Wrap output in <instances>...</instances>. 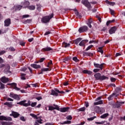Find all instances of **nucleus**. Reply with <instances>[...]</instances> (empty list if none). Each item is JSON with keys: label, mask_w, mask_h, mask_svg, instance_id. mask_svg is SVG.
Returning <instances> with one entry per match:
<instances>
[{"label": "nucleus", "mask_w": 125, "mask_h": 125, "mask_svg": "<svg viewBox=\"0 0 125 125\" xmlns=\"http://www.w3.org/2000/svg\"><path fill=\"white\" fill-rule=\"evenodd\" d=\"M94 76L97 81H104V80H108L109 79L108 77L104 75L101 76V74L99 73H96Z\"/></svg>", "instance_id": "f257e3e1"}, {"label": "nucleus", "mask_w": 125, "mask_h": 125, "mask_svg": "<svg viewBox=\"0 0 125 125\" xmlns=\"http://www.w3.org/2000/svg\"><path fill=\"white\" fill-rule=\"evenodd\" d=\"M53 17V14H52L50 16H46L42 18V21L43 23H47L49 22L50 19Z\"/></svg>", "instance_id": "f03ea898"}, {"label": "nucleus", "mask_w": 125, "mask_h": 125, "mask_svg": "<svg viewBox=\"0 0 125 125\" xmlns=\"http://www.w3.org/2000/svg\"><path fill=\"white\" fill-rule=\"evenodd\" d=\"M26 101H22L18 103L20 105H22V106H24V107H28L31 105V101H29L28 103H26Z\"/></svg>", "instance_id": "7ed1b4c3"}, {"label": "nucleus", "mask_w": 125, "mask_h": 125, "mask_svg": "<svg viewBox=\"0 0 125 125\" xmlns=\"http://www.w3.org/2000/svg\"><path fill=\"white\" fill-rule=\"evenodd\" d=\"M58 93H61V94H63V93H65V92L63 91H59V90L56 89H55V90H52V93H51V95H54L55 96H58Z\"/></svg>", "instance_id": "20e7f679"}, {"label": "nucleus", "mask_w": 125, "mask_h": 125, "mask_svg": "<svg viewBox=\"0 0 125 125\" xmlns=\"http://www.w3.org/2000/svg\"><path fill=\"white\" fill-rule=\"evenodd\" d=\"M82 3L84 4L86 7H87L88 9H91V6L90 5V3L88 2L87 0H82Z\"/></svg>", "instance_id": "39448f33"}, {"label": "nucleus", "mask_w": 125, "mask_h": 125, "mask_svg": "<svg viewBox=\"0 0 125 125\" xmlns=\"http://www.w3.org/2000/svg\"><path fill=\"white\" fill-rule=\"evenodd\" d=\"M53 106H48V111H53V110H57L58 111H60V108L58 105L53 104Z\"/></svg>", "instance_id": "423d86ee"}, {"label": "nucleus", "mask_w": 125, "mask_h": 125, "mask_svg": "<svg viewBox=\"0 0 125 125\" xmlns=\"http://www.w3.org/2000/svg\"><path fill=\"white\" fill-rule=\"evenodd\" d=\"M0 121H12V118L10 117H6L3 116H0Z\"/></svg>", "instance_id": "0eeeda50"}, {"label": "nucleus", "mask_w": 125, "mask_h": 125, "mask_svg": "<svg viewBox=\"0 0 125 125\" xmlns=\"http://www.w3.org/2000/svg\"><path fill=\"white\" fill-rule=\"evenodd\" d=\"M87 26H83L79 28V33H83V32H86V31H87Z\"/></svg>", "instance_id": "6e6552de"}, {"label": "nucleus", "mask_w": 125, "mask_h": 125, "mask_svg": "<svg viewBox=\"0 0 125 125\" xmlns=\"http://www.w3.org/2000/svg\"><path fill=\"white\" fill-rule=\"evenodd\" d=\"M21 4L22 5L21 6H22V8H27L28 7V6L30 4V2L28 1H24L23 2H22Z\"/></svg>", "instance_id": "1a4fd4ad"}, {"label": "nucleus", "mask_w": 125, "mask_h": 125, "mask_svg": "<svg viewBox=\"0 0 125 125\" xmlns=\"http://www.w3.org/2000/svg\"><path fill=\"white\" fill-rule=\"evenodd\" d=\"M13 123L9 122L0 121V125H12Z\"/></svg>", "instance_id": "9d476101"}, {"label": "nucleus", "mask_w": 125, "mask_h": 125, "mask_svg": "<svg viewBox=\"0 0 125 125\" xmlns=\"http://www.w3.org/2000/svg\"><path fill=\"white\" fill-rule=\"evenodd\" d=\"M10 116H13L14 118H18L20 116V114L18 112L12 111V114H10Z\"/></svg>", "instance_id": "9b49d317"}, {"label": "nucleus", "mask_w": 125, "mask_h": 125, "mask_svg": "<svg viewBox=\"0 0 125 125\" xmlns=\"http://www.w3.org/2000/svg\"><path fill=\"white\" fill-rule=\"evenodd\" d=\"M0 81L2 83H8V82L9 81V79H8V78L3 76L0 79Z\"/></svg>", "instance_id": "f8f14e48"}, {"label": "nucleus", "mask_w": 125, "mask_h": 125, "mask_svg": "<svg viewBox=\"0 0 125 125\" xmlns=\"http://www.w3.org/2000/svg\"><path fill=\"white\" fill-rule=\"evenodd\" d=\"M10 24H11L10 19H7L4 21V25L5 27H8Z\"/></svg>", "instance_id": "ddd939ff"}, {"label": "nucleus", "mask_w": 125, "mask_h": 125, "mask_svg": "<svg viewBox=\"0 0 125 125\" xmlns=\"http://www.w3.org/2000/svg\"><path fill=\"white\" fill-rule=\"evenodd\" d=\"M86 42H88V40H83L80 42L79 45L80 46H85V43H86Z\"/></svg>", "instance_id": "4468645a"}, {"label": "nucleus", "mask_w": 125, "mask_h": 125, "mask_svg": "<svg viewBox=\"0 0 125 125\" xmlns=\"http://www.w3.org/2000/svg\"><path fill=\"white\" fill-rule=\"evenodd\" d=\"M69 109H70L69 107H62L60 108V110L59 111H60L62 113H65V112H68Z\"/></svg>", "instance_id": "2eb2a0df"}, {"label": "nucleus", "mask_w": 125, "mask_h": 125, "mask_svg": "<svg viewBox=\"0 0 125 125\" xmlns=\"http://www.w3.org/2000/svg\"><path fill=\"white\" fill-rule=\"evenodd\" d=\"M117 30V28L116 27H112L109 30V33L110 35H112V34L115 33V32Z\"/></svg>", "instance_id": "dca6fc26"}, {"label": "nucleus", "mask_w": 125, "mask_h": 125, "mask_svg": "<svg viewBox=\"0 0 125 125\" xmlns=\"http://www.w3.org/2000/svg\"><path fill=\"white\" fill-rule=\"evenodd\" d=\"M95 124H96L97 125H104H104H110V123L107 122L106 121H102L101 122H95Z\"/></svg>", "instance_id": "f3484780"}, {"label": "nucleus", "mask_w": 125, "mask_h": 125, "mask_svg": "<svg viewBox=\"0 0 125 125\" xmlns=\"http://www.w3.org/2000/svg\"><path fill=\"white\" fill-rule=\"evenodd\" d=\"M42 120L41 119V117H39V119L35 121L34 125H40V124H42Z\"/></svg>", "instance_id": "a211bd4d"}, {"label": "nucleus", "mask_w": 125, "mask_h": 125, "mask_svg": "<svg viewBox=\"0 0 125 125\" xmlns=\"http://www.w3.org/2000/svg\"><path fill=\"white\" fill-rule=\"evenodd\" d=\"M11 87L15 90H20V88L17 87V84L16 83H12Z\"/></svg>", "instance_id": "6ab92c4d"}, {"label": "nucleus", "mask_w": 125, "mask_h": 125, "mask_svg": "<svg viewBox=\"0 0 125 125\" xmlns=\"http://www.w3.org/2000/svg\"><path fill=\"white\" fill-rule=\"evenodd\" d=\"M103 65H104V63H102L101 64H99L98 63H94L95 67L96 68H99L100 69H101V70H102Z\"/></svg>", "instance_id": "aec40b11"}, {"label": "nucleus", "mask_w": 125, "mask_h": 125, "mask_svg": "<svg viewBox=\"0 0 125 125\" xmlns=\"http://www.w3.org/2000/svg\"><path fill=\"white\" fill-rule=\"evenodd\" d=\"M30 66L31 67H32V68H34V69H39L41 68V65L37 64H31Z\"/></svg>", "instance_id": "412c9836"}, {"label": "nucleus", "mask_w": 125, "mask_h": 125, "mask_svg": "<svg viewBox=\"0 0 125 125\" xmlns=\"http://www.w3.org/2000/svg\"><path fill=\"white\" fill-rule=\"evenodd\" d=\"M42 50H43V51H50V50H52V48H51L50 47H47L42 48Z\"/></svg>", "instance_id": "4be33fe9"}, {"label": "nucleus", "mask_w": 125, "mask_h": 125, "mask_svg": "<svg viewBox=\"0 0 125 125\" xmlns=\"http://www.w3.org/2000/svg\"><path fill=\"white\" fill-rule=\"evenodd\" d=\"M93 21H92V19H90L89 20H88V22H87V24L88 26V27H89L90 28H91L92 26H91V23H92Z\"/></svg>", "instance_id": "5701e85b"}, {"label": "nucleus", "mask_w": 125, "mask_h": 125, "mask_svg": "<svg viewBox=\"0 0 125 125\" xmlns=\"http://www.w3.org/2000/svg\"><path fill=\"white\" fill-rule=\"evenodd\" d=\"M83 73L84 74H88V75H91L92 74V72L88 70H84L83 71Z\"/></svg>", "instance_id": "b1692460"}, {"label": "nucleus", "mask_w": 125, "mask_h": 125, "mask_svg": "<svg viewBox=\"0 0 125 125\" xmlns=\"http://www.w3.org/2000/svg\"><path fill=\"white\" fill-rule=\"evenodd\" d=\"M81 41H82V38H78L77 39L75 40L74 41V43H75V44H79V42H81Z\"/></svg>", "instance_id": "393cba45"}, {"label": "nucleus", "mask_w": 125, "mask_h": 125, "mask_svg": "<svg viewBox=\"0 0 125 125\" xmlns=\"http://www.w3.org/2000/svg\"><path fill=\"white\" fill-rule=\"evenodd\" d=\"M63 47H70V43H67L66 42H63L62 43Z\"/></svg>", "instance_id": "a878e982"}, {"label": "nucleus", "mask_w": 125, "mask_h": 125, "mask_svg": "<svg viewBox=\"0 0 125 125\" xmlns=\"http://www.w3.org/2000/svg\"><path fill=\"white\" fill-rule=\"evenodd\" d=\"M16 10H20L23 6L22 5H18L16 6H15Z\"/></svg>", "instance_id": "bb28decb"}, {"label": "nucleus", "mask_w": 125, "mask_h": 125, "mask_svg": "<svg viewBox=\"0 0 125 125\" xmlns=\"http://www.w3.org/2000/svg\"><path fill=\"white\" fill-rule=\"evenodd\" d=\"M101 104H103V100H101L99 102H97L94 103V105H101Z\"/></svg>", "instance_id": "cd10ccee"}, {"label": "nucleus", "mask_w": 125, "mask_h": 125, "mask_svg": "<svg viewBox=\"0 0 125 125\" xmlns=\"http://www.w3.org/2000/svg\"><path fill=\"white\" fill-rule=\"evenodd\" d=\"M27 8L28 9H30V10H35V9H36V6L34 5L29 6Z\"/></svg>", "instance_id": "c85d7f7f"}, {"label": "nucleus", "mask_w": 125, "mask_h": 125, "mask_svg": "<svg viewBox=\"0 0 125 125\" xmlns=\"http://www.w3.org/2000/svg\"><path fill=\"white\" fill-rule=\"evenodd\" d=\"M108 116H109L108 113H105L104 115H102L101 116V119H105V118H107V117H108Z\"/></svg>", "instance_id": "c756f323"}, {"label": "nucleus", "mask_w": 125, "mask_h": 125, "mask_svg": "<svg viewBox=\"0 0 125 125\" xmlns=\"http://www.w3.org/2000/svg\"><path fill=\"white\" fill-rule=\"evenodd\" d=\"M106 3H108V4H109V5H111L112 6H113V5H115V4H116L114 2H110L108 0H106Z\"/></svg>", "instance_id": "7c9ffc66"}, {"label": "nucleus", "mask_w": 125, "mask_h": 125, "mask_svg": "<svg viewBox=\"0 0 125 125\" xmlns=\"http://www.w3.org/2000/svg\"><path fill=\"white\" fill-rule=\"evenodd\" d=\"M30 116H31V117H33V118H34V119H36V120L40 119V117H38L35 114H30Z\"/></svg>", "instance_id": "2f4dec72"}, {"label": "nucleus", "mask_w": 125, "mask_h": 125, "mask_svg": "<svg viewBox=\"0 0 125 125\" xmlns=\"http://www.w3.org/2000/svg\"><path fill=\"white\" fill-rule=\"evenodd\" d=\"M61 124V125H70L71 124V121H66Z\"/></svg>", "instance_id": "473e14b6"}, {"label": "nucleus", "mask_w": 125, "mask_h": 125, "mask_svg": "<svg viewBox=\"0 0 125 125\" xmlns=\"http://www.w3.org/2000/svg\"><path fill=\"white\" fill-rule=\"evenodd\" d=\"M14 99H16V100H20V97L18 95L15 94Z\"/></svg>", "instance_id": "72a5a7b5"}, {"label": "nucleus", "mask_w": 125, "mask_h": 125, "mask_svg": "<svg viewBox=\"0 0 125 125\" xmlns=\"http://www.w3.org/2000/svg\"><path fill=\"white\" fill-rule=\"evenodd\" d=\"M10 69V66H9V64H7L5 66V71H6L7 72H8V71H9Z\"/></svg>", "instance_id": "f704fd0d"}, {"label": "nucleus", "mask_w": 125, "mask_h": 125, "mask_svg": "<svg viewBox=\"0 0 125 125\" xmlns=\"http://www.w3.org/2000/svg\"><path fill=\"white\" fill-rule=\"evenodd\" d=\"M26 74L21 73V80H26Z\"/></svg>", "instance_id": "c9c22d12"}, {"label": "nucleus", "mask_w": 125, "mask_h": 125, "mask_svg": "<svg viewBox=\"0 0 125 125\" xmlns=\"http://www.w3.org/2000/svg\"><path fill=\"white\" fill-rule=\"evenodd\" d=\"M114 95H115V94L113 93L108 97V99L109 101H110L111 100H113V96H114Z\"/></svg>", "instance_id": "e433bc0d"}, {"label": "nucleus", "mask_w": 125, "mask_h": 125, "mask_svg": "<svg viewBox=\"0 0 125 125\" xmlns=\"http://www.w3.org/2000/svg\"><path fill=\"white\" fill-rule=\"evenodd\" d=\"M52 65V61H50L49 62H48V65L47 67H48V68H50Z\"/></svg>", "instance_id": "4c0bfd02"}, {"label": "nucleus", "mask_w": 125, "mask_h": 125, "mask_svg": "<svg viewBox=\"0 0 125 125\" xmlns=\"http://www.w3.org/2000/svg\"><path fill=\"white\" fill-rule=\"evenodd\" d=\"M114 21H115V20H112V21H107V22H106V25H107V26H109V25L110 24H111V23L114 22Z\"/></svg>", "instance_id": "58836bf2"}, {"label": "nucleus", "mask_w": 125, "mask_h": 125, "mask_svg": "<svg viewBox=\"0 0 125 125\" xmlns=\"http://www.w3.org/2000/svg\"><path fill=\"white\" fill-rule=\"evenodd\" d=\"M95 118H96V116H94V117H91L90 118H87V121H93V120H94V119H95Z\"/></svg>", "instance_id": "ea45409f"}, {"label": "nucleus", "mask_w": 125, "mask_h": 125, "mask_svg": "<svg viewBox=\"0 0 125 125\" xmlns=\"http://www.w3.org/2000/svg\"><path fill=\"white\" fill-rule=\"evenodd\" d=\"M103 47H99V52H101L102 54H103V50H102Z\"/></svg>", "instance_id": "a19ab883"}, {"label": "nucleus", "mask_w": 125, "mask_h": 125, "mask_svg": "<svg viewBox=\"0 0 125 125\" xmlns=\"http://www.w3.org/2000/svg\"><path fill=\"white\" fill-rule=\"evenodd\" d=\"M0 89H3V88H4V85L3 84V83H0Z\"/></svg>", "instance_id": "79ce46f5"}, {"label": "nucleus", "mask_w": 125, "mask_h": 125, "mask_svg": "<svg viewBox=\"0 0 125 125\" xmlns=\"http://www.w3.org/2000/svg\"><path fill=\"white\" fill-rule=\"evenodd\" d=\"M109 10H110V14H111V15H114V14L115 13V11H114V10H113L111 8H109Z\"/></svg>", "instance_id": "37998d69"}, {"label": "nucleus", "mask_w": 125, "mask_h": 125, "mask_svg": "<svg viewBox=\"0 0 125 125\" xmlns=\"http://www.w3.org/2000/svg\"><path fill=\"white\" fill-rule=\"evenodd\" d=\"M42 72H47V71H49V68H43L42 69Z\"/></svg>", "instance_id": "c03bdc74"}, {"label": "nucleus", "mask_w": 125, "mask_h": 125, "mask_svg": "<svg viewBox=\"0 0 125 125\" xmlns=\"http://www.w3.org/2000/svg\"><path fill=\"white\" fill-rule=\"evenodd\" d=\"M73 61H75V62H78L79 61V60H78V58L74 57L73 58Z\"/></svg>", "instance_id": "a18cd8bd"}, {"label": "nucleus", "mask_w": 125, "mask_h": 125, "mask_svg": "<svg viewBox=\"0 0 125 125\" xmlns=\"http://www.w3.org/2000/svg\"><path fill=\"white\" fill-rule=\"evenodd\" d=\"M121 55H123V53H117L116 54V57H118V56H121Z\"/></svg>", "instance_id": "49530a36"}, {"label": "nucleus", "mask_w": 125, "mask_h": 125, "mask_svg": "<svg viewBox=\"0 0 125 125\" xmlns=\"http://www.w3.org/2000/svg\"><path fill=\"white\" fill-rule=\"evenodd\" d=\"M66 120H72V119H73V118L72 117V116L71 115H69L68 116L66 117Z\"/></svg>", "instance_id": "de8ad7c7"}, {"label": "nucleus", "mask_w": 125, "mask_h": 125, "mask_svg": "<svg viewBox=\"0 0 125 125\" xmlns=\"http://www.w3.org/2000/svg\"><path fill=\"white\" fill-rule=\"evenodd\" d=\"M73 11H74L75 12V14L77 16L79 15V12H78V10H77V9H73Z\"/></svg>", "instance_id": "09e8293b"}, {"label": "nucleus", "mask_w": 125, "mask_h": 125, "mask_svg": "<svg viewBox=\"0 0 125 125\" xmlns=\"http://www.w3.org/2000/svg\"><path fill=\"white\" fill-rule=\"evenodd\" d=\"M15 94H14L13 93H10V97L12 98H14V96H15Z\"/></svg>", "instance_id": "8fccbe9b"}, {"label": "nucleus", "mask_w": 125, "mask_h": 125, "mask_svg": "<svg viewBox=\"0 0 125 125\" xmlns=\"http://www.w3.org/2000/svg\"><path fill=\"white\" fill-rule=\"evenodd\" d=\"M84 110H85V107H82L79 109V111H80V112H83L84 111Z\"/></svg>", "instance_id": "3c124183"}, {"label": "nucleus", "mask_w": 125, "mask_h": 125, "mask_svg": "<svg viewBox=\"0 0 125 125\" xmlns=\"http://www.w3.org/2000/svg\"><path fill=\"white\" fill-rule=\"evenodd\" d=\"M110 81H111V82H112V83H114V82H116V78L111 77V78H110Z\"/></svg>", "instance_id": "603ef678"}, {"label": "nucleus", "mask_w": 125, "mask_h": 125, "mask_svg": "<svg viewBox=\"0 0 125 125\" xmlns=\"http://www.w3.org/2000/svg\"><path fill=\"white\" fill-rule=\"evenodd\" d=\"M25 43H26L25 42H20V44L22 46H25Z\"/></svg>", "instance_id": "864d4df0"}, {"label": "nucleus", "mask_w": 125, "mask_h": 125, "mask_svg": "<svg viewBox=\"0 0 125 125\" xmlns=\"http://www.w3.org/2000/svg\"><path fill=\"white\" fill-rule=\"evenodd\" d=\"M92 46H93V45H90V46H88L87 48L86 49V50H89V49H90V48H91Z\"/></svg>", "instance_id": "5fc2aeb1"}, {"label": "nucleus", "mask_w": 125, "mask_h": 125, "mask_svg": "<svg viewBox=\"0 0 125 125\" xmlns=\"http://www.w3.org/2000/svg\"><path fill=\"white\" fill-rule=\"evenodd\" d=\"M9 49H10V51H15V49L14 48V47H10L9 48Z\"/></svg>", "instance_id": "6e6d98bb"}, {"label": "nucleus", "mask_w": 125, "mask_h": 125, "mask_svg": "<svg viewBox=\"0 0 125 125\" xmlns=\"http://www.w3.org/2000/svg\"><path fill=\"white\" fill-rule=\"evenodd\" d=\"M36 105H37V103H36V102L32 103L31 104V107H35V106H36Z\"/></svg>", "instance_id": "4d7b16f0"}, {"label": "nucleus", "mask_w": 125, "mask_h": 125, "mask_svg": "<svg viewBox=\"0 0 125 125\" xmlns=\"http://www.w3.org/2000/svg\"><path fill=\"white\" fill-rule=\"evenodd\" d=\"M5 51H0V55H3V54H4V53H5Z\"/></svg>", "instance_id": "13d9d810"}, {"label": "nucleus", "mask_w": 125, "mask_h": 125, "mask_svg": "<svg viewBox=\"0 0 125 125\" xmlns=\"http://www.w3.org/2000/svg\"><path fill=\"white\" fill-rule=\"evenodd\" d=\"M3 67H5V65L4 64L1 63L0 64V69L3 68Z\"/></svg>", "instance_id": "bf43d9fd"}, {"label": "nucleus", "mask_w": 125, "mask_h": 125, "mask_svg": "<svg viewBox=\"0 0 125 125\" xmlns=\"http://www.w3.org/2000/svg\"><path fill=\"white\" fill-rule=\"evenodd\" d=\"M23 18H28V17H30L29 15H24L22 16Z\"/></svg>", "instance_id": "052dcab7"}, {"label": "nucleus", "mask_w": 125, "mask_h": 125, "mask_svg": "<svg viewBox=\"0 0 125 125\" xmlns=\"http://www.w3.org/2000/svg\"><path fill=\"white\" fill-rule=\"evenodd\" d=\"M93 72H94V73H97V72H99V69H97V68L94 69L93 70Z\"/></svg>", "instance_id": "680f3d73"}, {"label": "nucleus", "mask_w": 125, "mask_h": 125, "mask_svg": "<svg viewBox=\"0 0 125 125\" xmlns=\"http://www.w3.org/2000/svg\"><path fill=\"white\" fill-rule=\"evenodd\" d=\"M20 119L21 120V121H22L23 122H25L26 120H25V117H21L20 118Z\"/></svg>", "instance_id": "e2e57ef3"}, {"label": "nucleus", "mask_w": 125, "mask_h": 125, "mask_svg": "<svg viewBox=\"0 0 125 125\" xmlns=\"http://www.w3.org/2000/svg\"><path fill=\"white\" fill-rule=\"evenodd\" d=\"M85 106L86 107H88V106H89V104H88V102H85Z\"/></svg>", "instance_id": "0e129e2a"}, {"label": "nucleus", "mask_w": 125, "mask_h": 125, "mask_svg": "<svg viewBox=\"0 0 125 125\" xmlns=\"http://www.w3.org/2000/svg\"><path fill=\"white\" fill-rule=\"evenodd\" d=\"M50 34H51L50 31H47L45 32V33L44 34V35L47 36V35H49Z\"/></svg>", "instance_id": "69168bd1"}, {"label": "nucleus", "mask_w": 125, "mask_h": 125, "mask_svg": "<svg viewBox=\"0 0 125 125\" xmlns=\"http://www.w3.org/2000/svg\"><path fill=\"white\" fill-rule=\"evenodd\" d=\"M3 59H2V58H1V57H0V64L1 63H3Z\"/></svg>", "instance_id": "338daca9"}, {"label": "nucleus", "mask_w": 125, "mask_h": 125, "mask_svg": "<svg viewBox=\"0 0 125 125\" xmlns=\"http://www.w3.org/2000/svg\"><path fill=\"white\" fill-rule=\"evenodd\" d=\"M45 125H53V123H46Z\"/></svg>", "instance_id": "774afa93"}]
</instances>
